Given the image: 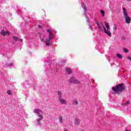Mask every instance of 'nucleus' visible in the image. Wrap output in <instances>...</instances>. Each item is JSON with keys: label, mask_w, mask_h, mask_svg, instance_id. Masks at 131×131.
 Wrapping results in <instances>:
<instances>
[{"label": "nucleus", "mask_w": 131, "mask_h": 131, "mask_svg": "<svg viewBox=\"0 0 131 131\" xmlns=\"http://www.w3.org/2000/svg\"><path fill=\"white\" fill-rule=\"evenodd\" d=\"M96 24L98 27V28L99 30L101 31H104L105 33L108 35V36H110L111 37L112 36V34L110 32V26H109V23L105 21L104 24L105 25V27L104 26V25H103V23H99L98 21H96Z\"/></svg>", "instance_id": "obj_1"}, {"label": "nucleus", "mask_w": 131, "mask_h": 131, "mask_svg": "<svg viewBox=\"0 0 131 131\" xmlns=\"http://www.w3.org/2000/svg\"><path fill=\"white\" fill-rule=\"evenodd\" d=\"M48 32H49V36L48 38L45 39V36L43 35H40V38L42 41H45L46 42V46H50L51 45V39L53 38V35L51 33L52 31L51 30H48Z\"/></svg>", "instance_id": "obj_2"}, {"label": "nucleus", "mask_w": 131, "mask_h": 131, "mask_svg": "<svg viewBox=\"0 0 131 131\" xmlns=\"http://www.w3.org/2000/svg\"><path fill=\"white\" fill-rule=\"evenodd\" d=\"M33 112L34 113H36V114L38 115V118L37 119V123L38 125H40V121L42 120V119L43 118V117L42 116V111L39 109H35L33 111Z\"/></svg>", "instance_id": "obj_3"}, {"label": "nucleus", "mask_w": 131, "mask_h": 131, "mask_svg": "<svg viewBox=\"0 0 131 131\" xmlns=\"http://www.w3.org/2000/svg\"><path fill=\"white\" fill-rule=\"evenodd\" d=\"M112 90L116 94H120L124 90V86H123V84H120L117 85L116 87H113Z\"/></svg>", "instance_id": "obj_4"}, {"label": "nucleus", "mask_w": 131, "mask_h": 131, "mask_svg": "<svg viewBox=\"0 0 131 131\" xmlns=\"http://www.w3.org/2000/svg\"><path fill=\"white\" fill-rule=\"evenodd\" d=\"M123 10V14L124 16V18L125 19V21L127 24H129L130 23L131 18L129 16H128V14L127 13V11L126 9L124 7H122Z\"/></svg>", "instance_id": "obj_5"}, {"label": "nucleus", "mask_w": 131, "mask_h": 131, "mask_svg": "<svg viewBox=\"0 0 131 131\" xmlns=\"http://www.w3.org/2000/svg\"><path fill=\"white\" fill-rule=\"evenodd\" d=\"M69 81L71 83H74L75 84H78L79 83L78 80H77L76 79L73 77L71 78Z\"/></svg>", "instance_id": "obj_6"}, {"label": "nucleus", "mask_w": 131, "mask_h": 131, "mask_svg": "<svg viewBox=\"0 0 131 131\" xmlns=\"http://www.w3.org/2000/svg\"><path fill=\"white\" fill-rule=\"evenodd\" d=\"M59 102L61 105H67V101L62 98H59Z\"/></svg>", "instance_id": "obj_7"}, {"label": "nucleus", "mask_w": 131, "mask_h": 131, "mask_svg": "<svg viewBox=\"0 0 131 131\" xmlns=\"http://www.w3.org/2000/svg\"><path fill=\"white\" fill-rule=\"evenodd\" d=\"M82 8H83V9H84V13L85 15L86 19H89V18L88 17V16L86 15V14L87 9H86V7H85V5H84V3L82 4Z\"/></svg>", "instance_id": "obj_8"}, {"label": "nucleus", "mask_w": 131, "mask_h": 131, "mask_svg": "<svg viewBox=\"0 0 131 131\" xmlns=\"http://www.w3.org/2000/svg\"><path fill=\"white\" fill-rule=\"evenodd\" d=\"M66 70H67V73H68V74H71V73H72V71L71 70V69H70L69 68H66Z\"/></svg>", "instance_id": "obj_9"}, {"label": "nucleus", "mask_w": 131, "mask_h": 131, "mask_svg": "<svg viewBox=\"0 0 131 131\" xmlns=\"http://www.w3.org/2000/svg\"><path fill=\"white\" fill-rule=\"evenodd\" d=\"M78 124H79V119H75V125H78Z\"/></svg>", "instance_id": "obj_10"}, {"label": "nucleus", "mask_w": 131, "mask_h": 131, "mask_svg": "<svg viewBox=\"0 0 131 131\" xmlns=\"http://www.w3.org/2000/svg\"><path fill=\"white\" fill-rule=\"evenodd\" d=\"M57 94L58 96V99H59L60 98H62V93H61L60 91H58Z\"/></svg>", "instance_id": "obj_11"}, {"label": "nucleus", "mask_w": 131, "mask_h": 131, "mask_svg": "<svg viewBox=\"0 0 131 131\" xmlns=\"http://www.w3.org/2000/svg\"><path fill=\"white\" fill-rule=\"evenodd\" d=\"M59 121L60 123H62V124H64V122H63V119H62V117L60 116L59 117Z\"/></svg>", "instance_id": "obj_12"}, {"label": "nucleus", "mask_w": 131, "mask_h": 131, "mask_svg": "<svg viewBox=\"0 0 131 131\" xmlns=\"http://www.w3.org/2000/svg\"><path fill=\"white\" fill-rule=\"evenodd\" d=\"M78 104V101L76 100H74L73 101V105H77Z\"/></svg>", "instance_id": "obj_13"}, {"label": "nucleus", "mask_w": 131, "mask_h": 131, "mask_svg": "<svg viewBox=\"0 0 131 131\" xmlns=\"http://www.w3.org/2000/svg\"><path fill=\"white\" fill-rule=\"evenodd\" d=\"M1 34L3 36H6V31H5L4 30H3L1 32Z\"/></svg>", "instance_id": "obj_14"}, {"label": "nucleus", "mask_w": 131, "mask_h": 131, "mask_svg": "<svg viewBox=\"0 0 131 131\" xmlns=\"http://www.w3.org/2000/svg\"><path fill=\"white\" fill-rule=\"evenodd\" d=\"M100 13L101 14L102 17L105 16V11H104V10H100Z\"/></svg>", "instance_id": "obj_15"}, {"label": "nucleus", "mask_w": 131, "mask_h": 131, "mask_svg": "<svg viewBox=\"0 0 131 131\" xmlns=\"http://www.w3.org/2000/svg\"><path fill=\"white\" fill-rule=\"evenodd\" d=\"M117 57L119 58V59H122V55L120 54H117Z\"/></svg>", "instance_id": "obj_16"}, {"label": "nucleus", "mask_w": 131, "mask_h": 131, "mask_svg": "<svg viewBox=\"0 0 131 131\" xmlns=\"http://www.w3.org/2000/svg\"><path fill=\"white\" fill-rule=\"evenodd\" d=\"M7 94H8V95H12V93L11 90H8L7 92Z\"/></svg>", "instance_id": "obj_17"}, {"label": "nucleus", "mask_w": 131, "mask_h": 131, "mask_svg": "<svg viewBox=\"0 0 131 131\" xmlns=\"http://www.w3.org/2000/svg\"><path fill=\"white\" fill-rule=\"evenodd\" d=\"M13 40L14 41V42H15V41H17V36H13Z\"/></svg>", "instance_id": "obj_18"}, {"label": "nucleus", "mask_w": 131, "mask_h": 131, "mask_svg": "<svg viewBox=\"0 0 131 131\" xmlns=\"http://www.w3.org/2000/svg\"><path fill=\"white\" fill-rule=\"evenodd\" d=\"M123 51H124V53H128V50L126 48H124Z\"/></svg>", "instance_id": "obj_19"}, {"label": "nucleus", "mask_w": 131, "mask_h": 131, "mask_svg": "<svg viewBox=\"0 0 131 131\" xmlns=\"http://www.w3.org/2000/svg\"><path fill=\"white\" fill-rule=\"evenodd\" d=\"M7 66H8V67H9V68H10V67H12L13 66V63L8 64L7 65Z\"/></svg>", "instance_id": "obj_20"}, {"label": "nucleus", "mask_w": 131, "mask_h": 131, "mask_svg": "<svg viewBox=\"0 0 131 131\" xmlns=\"http://www.w3.org/2000/svg\"><path fill=\"white\" fill-rule=\"evenodd\" d=\"M129 104V101H127L125 103V106H127V105H128Z\"/></svg>", "instance_id": "obj_21"}, {"label": "nucleus", "mask_w": 131, "mask_h": 131, "mask_svg": "<svg viewBox=\"0 0 131 131\" xmlns=\"http://www.w3.org/2000/svg\"><path fill=\"white\" fill-rule=\"evenodd\" d=\"M6 35H10V32L8 31H7L6 32H5Z\"/></svg>", "instance_id": "obj_22"}, {"label": "nucleus", "mask_w": 131, "mask_h": 131, "mask_svg": "<svg viewBox=\"0 0 131 131\" xmlns=\"http://www.w3.org/2000/svg\"><path fill=\"white\" fill-rule=\"evenodd\" d=\"M127 59H128V60H129L130 61H131V57H128Z\"/></svg>", "instance_id": "obj_23"}, {"label": "nucleus", "mask_w": 131, "mask_h": 131, "mask_svg": "<svg viewBox=\"0 0 131 131\" xmlns=\"http://www.w3.org/2000/svg\"><path fill=\"white\" fill-rule=\"evenodd\" d=\"M89 27L91 30H93V28L92 27V26H89Z\"/></svg>", "instance_id": "obj_24"}, {"label": "nucleus", "mask_w": 131, "mask_h": 131, "mask_svg": "<svg viewBox=\"0 0 131 131\" xmlns=\"http://www.w3.org/2000/svg\"><path fill=\"white\" fill-rule=\"evenodd\" d=\"M38 27L39 28H41V27H42L41 26H40V25H39L38 26Z\"/></svg>", "instance_id": "obj_25"}, {"label": "nucleus", "mask_w": 131, "mask_h": 131, "mask_svg": "<svg viewBox=\"0 0 131 131\" xmlns=\"http://www.w3.org/2000/svg\"><path fill=\"white\" fill-rule=\"evenodd\" d=\"M63 131H69L67 129H64Z\"/></svg>", "instance_id": "obj_26"}, {"label": "nucleus", "mask_w": 131, "mask_h": 131, "mask_svg": "<svg viewBox=\"0 0 131 131\" xmlns=\"http://www.w3.org/2000/svg\"><path fill=\"white\" fill-rule=\"evenodd\" d=\"M126 2H131V0H126Z\"/></svg>", "instance_id": "obj_27"}, {"label": "nucleus", "mask_w": 131, "mask_h": 131, "mask_svg": "<svg viewBox=\"0 0 131 131\" xmlns=\"http://www.w3.org/2000/svg\"><path fill=\"white\" fill-rule=\"evenodd\" d=\"M62 63H65V60H62Z\"/></svg>", "instance_id": "obj_28"}, {"label": "nucleus", "mask_w": 131, "mask_h": 131, "mask_svg": "<svg viewBox=\"0 0 131 131\" xmlns=\"http://www.w3.org/2000/svg\"><path fill=\"white\" fill-rule=\"evenodd\" d=\"M17 40L18 41V40H19V39L17 38Z\"/></svg>", "instance_id": "obj_29"}, {"label": "nucleus", "mask_w": 131, "mask_h": 131, "mask_svg": "<svg viewBox=\"0 0 131 131\" xmlns=\"http://www.w3.org/2000/svg\"><path fill=\"white\" fill-rule=\"evenodd\" d=\"M125 131H128V130L126 129Z\"/></svg>", "instance_id": "obj_30"}, {"label": "nucleus", "mask_w": 131, "mask_h": 131, "mask_svg": "<svg viewBox=\"0 0 131 131\" xmlns=\"http://www.w3.org/2000/svg\"><path fill=\"white\" fill-rule=\"evenodd\" d=\"M81 131H84V130H82Z\"/></svg>", "instance_id": "obj_31"}]
</instances>
